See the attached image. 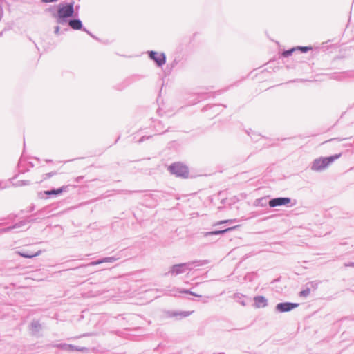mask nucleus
I'll return each instance as SVG.
<instances>
[{
	"label": "nucleus",
	"mask_w": 354,
	"mask_h": 354,
	"mask_svg": "<svg viewBox=\"0 0 354 354\" xmlns=\"http://www.w3.org/2000/svg\"><path fill=\"white\" fill-rule=\"evenodd\" d=\"M266 203H266V198H259V199L256 200V201H255L256 205H259V206H261V207L266 206Z\"/></svg>",
	"instance_id": "nucleus-19"
},
{
	"label": "nucleus",
	"mask_w": 354,
	"mask_h": 354,
	"mask_svg": "<svg viewBox=\"0 0 354 354\" xmlns=\"http://www.w3.org/2000/svg\"><path fill=\"white\" fill-rule=\"evenodd\" d=\"M46 162H52V160H46Z\"/></svg>",
	"instance_id": "nucleus-35"
},
{
	"label": "nucleus",
	"mask_w": 354,
	"mask_h": 354,
	"mask_svg": "<svg viewBox=\"0 0 354 354\" xmlns=\"http://www.w3.org/2000/svg\"><path fill=\"white\" fill-rule=\"evenodd\" d=\"M234 220H223L218 222L216 225L223 224V223H232Z\"/></svg>",
	"instance_id": "nucleus-27"
},
{
	"label": "nucleus",
	"mask_w": 354,
	"mask_h": 354,
	"mask_svg": "<svg viewBox=\"0 0 354 354\" xmlns=\"http://www.w3.org/2000/svg\"><path fill=\"white\" fill-rule=\"evenodd\" d=\"M59 32V27L57 26H55V34H58Z\"/></svg>",
	"instance_id": "nucleus-32"
},
{
	"label": "nucleus",
	"mask_w": 354,
	"mask_h": 354,
	"mask_svg": "<svg viewBox=\"0 0 354 354\" xmlns=\"http://www.w3.org/2000/svg\"><path fill=\"white\" fill-rule=\"evenodd\" d=\"M82 178H83V176H78L76 178L75 181L77 183H79Z\"/></svg>",
	"instance_id": "nucleus-33"
},
{
	"label": "nucleus",
	"mask_w": 354,
	"mask_h": 354,
	"mask_svg": "<svg viewBox=\"0 0 354 354\" xmlns=\"http://www.w3.org/2000/svg\"><path fill=\"white\" fill-rule=\"evenodd\" d=\"M83 30L85 31L87 34H88L90 36H91L93 38H95V37L94 35H93L91 34V32H90L88 30H87L86 28H83Z\"/></svg>",
	"instance_id": "nucleus-31"
},
{
	"label": "nucleus",
	"mask_w": 354,
	"mask_h": 354,
	"mask_svg": "<svg viewBox=\"0 0 354 354\" xmlns=\"http://www.w3.org/2000/svg\"><path fill=\"white\" fill-rule=\"evenodd\" d=\"M170 295L176 296V294L171 293Z\"/></svg>",
	"instance_id": "nucleus-36"
},
{
	"label": "nucleus",
	"mask_w": 354,
	"mask_h": 354,
	"mask_svg": "<svg viewBox=\"0 0 354 354\" xmlns=\"http://www.w3.org/2000/svg\"><path fill=\"white\" fill-rule=\"evenodd\" d=\"M6 187V183L3 182H0V189H4Z\"/></svg>",
	"instance_id": "nucleus-28"
},
{
	"label": "nucleus",
	"mask_w": 354,
	"mask_h": 354,
	"mask_svg": "<svg viewBox=\"0 0 354 354\" xmlns=\"http://www.w3.org/2000/svg\"><path fill=\"white\" fill-rule=\"evenodd\" d=\"M68 25L74 30H80L82 28V23L80 19H71L68 21Z\"/></svg>",
	"instance_id": "nucleus-13"
},
{
	"label": "nucleus",
	"mask_w": 354,
	"mask_h": 354,
	"mask_svg": "<svg viewBox=\"0 0 354 354\" xmlns=\"http://www.w3.org/2000/svg\"><path fill=\"white\" fill-rule=\"evenodd\" d=\"M41 328V324L37 321H33L30 324V329L34 333H38Z\"/></svg>",
	"instance_id": "nucleus-15"
},
{
	"label": "nucleus",
	"mask_w": 354,
	"mask_h": 354,
	"mask_svg": "<svg viewBox=\"0 0 354 354\" xmlns=\"http://www.w3.org/2000/svg\"><path fill=\"white\" fill-rule=\"evenodd\" d=\"M149 57L156 62L158 66H162L165 64L166 57L164 53L158 54L156 52L151 51L149 53Z\"/></svg>",
	"instance_id": "nucleus-7"
},
{
	"label": "nucleus",
	"mask_w": 354,
	"mask_h": 354,
	"mask_svg": "<svg viewBox=\"0 0 354 354\" xmlns=\"http://www.w3.org/2000/svg\"><path fill=\"white\" fill-rule=\"evenodd\" d=\"M310 292V288H307L305 290H303L302 291L300 292L299 295L301 297H307L309 295Z\"/></svg>",
	"instance_id": "nucleus-23"
},
{
	"label": "nucleus",
	"mask_w": 354,
	"mask_h": 354,
	"mask_svg": "<svg viewBox=\"0 0 354 354\" xmlns=\"http://www.w3.org/2000/svg\"><path fill=\"white\" fill-rule=\"evenodd\" d=\"M44 3H53L56 2L57 0H41Z\"/></svg>",
	"instance_id": "nucleus-30"
},
{
	"label": "nucleus",
	"mask_w": 354,
	"mask_h": 354,
	"mask_svg": "<svg viewBox=\"0 0 354 354\" xmlns=\"http://www.w3.org/2000/svg\"><path fill=\"white\" fill-rule=\"evenodd\" d=\"M169 171L178 177L186 178L189 176V169L187 166L180 163L175 162L169 167Z\"/></svg>",
	"instance_id": "nucleus-4"
},
{
	"label": "nucleus",
	"mask_w": 354,
	"mask_h": 354,
	"mask_svg": "<svg viewBox=\"0 0 354 354\" xmlns=\"http://www.w3.org/2000/svg\"><path fill=\"white\" fill-rule=\"evenodd\" d=\"M207 263V261H195L184 263L176 264L170 268L168 274H171V275H178L185 273L187 270H191L194 266H201Z\"/></svg>",
	"instance_id": "nucleus-2"
},
{
	"label": "nucleus",
	"mask_w": 354,
	"mask_h": 354,
	"mask_svg": "<svg viewBox=\"0 0 354 354\" xmlns=\"http://www.w3.org/2000/svg\"><path fill=\"white\" fill-rule=\"evenodd\" d=\"M340 154H335L330 157H321L313 160L311 169L315 171H320L328 167L333 161L340 157Z\"/></svg>",
	"instance_id": "nucleus-3"
},
{
	"label": "nucleus",
	"mask_w": 354,
	"mask_h": 354,
	"mask_svg": "<svg viewBox=\"0 0 354 354\" xmlns=\"http://www.w3.org/2000/svg\"><path fill=\"white\" fill-rule=\"evenodd\" d=\"M145 140V136H142L140 140H139V142H143L144 140Z\"/></svg>",
	"instance_id": "nucleus-34"
},
{
	"label": "nucleus",
	"mask_w": 354,
	"mask_h": 354,
	"mask_svg": "<svg viewBox=\"0 0 354 354\" xmlns=\"http://www.w3.org/2000/svg\"><path fill=\"white\" fill-rule=\"evenodd\" d=\"M41 252H42L41 250H38L35 252H31L24 250L17 252V253L19 256L24 257V258H28V259H31L35 257L39 256L41 254Z\"/></svg>",
	"instance_id": "nucleus-10"
},
{
	"label": "nucleus",
	"mask_w": 354,
	"mask_h": 354,
	"mask_svg": "<svg viewBox=\"0 0 354 354\" xmlns=\"http://www.w3.org/2000/svg\"><path fill=\"white\" fill-rule=\"evenodd\" d=\"M55 346L58 348L62 349V350L72 351H73V348H75L74 345L67 344H59L55 345Z\"/></svg>",
	"instance_id": "nucleus-16"
},
{
	"label": "nucleus",
	"mask_w": 354,
	"mask_h": 354,
	"mask_svg": "<svg viewBox=\"0 0 354 354\" xmlns=\"http://www.w3.org/2000/svg\"><path fill=\"white\" fill-rule=\"evenodd\" d=\"M243 297V295L241 294H236L234 295V298H236L238 299V301L242 305V306H245V303L243 299H242V297Z\"/></svg>",
	"instance_id": "nucleus-21"
},
{
	"label": "nucleus",
	"mask_w": 354,
	"mask_h": 354,
	"mask_svg": "<svg viewBox=\"0 0 354 354\" xmlns=\"http://www.w3.org/2000/svg\"><path fill=\"white\" fill-rule=\"evenodd\" d=\"M73 351H87V348L86 347H78V346H75Z\"/></svg>",
	"instance_id": "nucleus-26"
},
{
	"label": "nucleus",
	"mask_w": 354,
	"mask_h": 354,
	"mask_svg": "<svg viewBox=\"0 0 354 354\" xmlns=\"http://www.w3.org/2000/svg\"><path fill=\"white\" fill-rule=\"evenodd\" d=\"M344 266L345 267H354V262H351V263H345Z\"/></svg>",
	"instance_id": "nucleus-29"
},
{
	"label": "nucleus",
	"mask_w": 354,
	"mask_h": 354,
	"mask_svg": "<svg viewBox=\"0 0 354 354\" xmlns=\"http://www.w3.org/2000/svg\"><path fill=\"white\" fill-rule=\"evenodd\" d=\"M74 2L69 3H59L57 6V12L53 15L58 24L64 25L68 22L67 19L72 17L74 13Z\"/></svg>",
	"instance_id": "nucleus-1"
},
{
	"label": "nucleus",
	"mask_w": 354,
	"mask_h": 354,
	"mask_svg": "<svg viewBox=\"0 0 354 354\" xmlns=\"http://www.w3.org/2000/svg\"><path fill=\"white\" fill-rule=\"evenodd\" d=\"M299 306L297 303L283 302L278 304L275 309L279 313L289 312Z\"/></svg>",
	"instance_id": "nucleus-5"
},
{
	"label": "nucleus",
	"mask_w": 354,
	"mask_h": 354,
	"mask_svg": "<svg viewBox=\"0 0 354 354\" xmlns=\"http://www.w3.org/2000/svg\"><path fill=\"white\" fill-rule=\"evenodd\" d=\"M25 225V222L24 221H21L19 223H17L12 226H10V227H8L6 228H4L3 230H2V232H10L11 230H13V229H15V228H17V227H19L22 225Z\"/></svg>",
	"instance_id": "nucleus-17"
},
{
	"label": "nucleus",
	"mask_w": 354,
	"mask_h": 354,
	"mask_svg": "<svg viewBox=\"0 0 354 354\" xmlns=\"http://www.w3.org/2000/svg\"><path fill=\"white\" fill-rule=\"evenodd\" d=\"M254 301L257 308H264L268 305V300L264 296H256L254 297Z\"/></svg>",
	"instance_id": "nucleus-9"
},
{
	"label": "nucleus",
	"mask_w": 354,
	"mask_h": 354,
	"mask_svg": "<svg viewBox=\"0 0 354 354\" xmlns=\"http://www.w3.org/2000/svg\"><path fill=\"white\" fill-rule=\"evenodd\" d=\"M234 228H235V227H229V228H226V229L221 230H214V231H212V232H207L205 233L204 236H211V235L223 234L228 231L232 230Z\"/></svg>",
	"instance_id": "nucleus-14"
},
{
	"label": "nucleus",
	"mask_w": 354,
	"mask_h": 354,
	"mask_svg": "<svg viewBox=\"0 0 354 354\" xmlns=\"http://www.w3.org/2000/svg\"><path fill=\"white\" fill-rule=\"evenodd\" d=\"M29 184H30V182L28 180H20L16 183V185L17 186H24V185H28Z\"/></svg>",
	"instance_id": "nucleus-25"
},
{
	"label": "nucleus",
	"mask_w": 354,
	"mask_h": 354,
	"mask_svg": "<svg viewBox=\"0 0 354 354\" xmlns=\"http://www.w3.org/2000/svg\"><path fill=\"white\" fill-rule=\"evenodd\" d=\"M312 49L310 46L297 47V50H300L302 53H306L309 50Z\"/></svg>",
	"instance_id": "nucleus-24"
},
{
	"label": "nucleus",
	"mask_w": 354,
	"mask_h": 354,
	"mask_svg": "<svg viewBox=\"0 0 354 354\" xmlns=\"http://www.w3.org/2000/svg\"><path fill=\"white\" fill-rule=\"evenodd\" d=\"M290 198H275L270 200L269 205L271 207H275L277 206L286 205L290 203Z\"/></svg>",
	"instance_id": "nucleus-8"
},
{
	"label": "nucleus",
	"mask_w": 354,
	"mask_h": 354,
	"mask_svg": "<svg viewBox=\"0 0 354 354\" xmlns=\"http://www.w3.org/2000/svg\"><path fill=\"white\" fill-rule=\"evenodd\" d=\"M178 292L180 293H186V294H189L191 295H193V296H195V297H201V295H198L189 290H185V289H181V290H178Z\"/></svg>",
	"instance_id": "nucleus-18"
},
{
	"label": "nucleus",
	"mask_w": 354,
	"mask_h": 354,
	"mask_svg": "<svg viewBox=\"0 0 354 354\" xmlns=\"http://www.w3.org/2000/svg\"><path fill=\"white\" fill-rule=\"evenodd\" d=\"M119 259H120L119 257H104L97 261H92L86 265L82 264V265L80 266L78 268H83V267L91 266H96V265H99V264H101L103 263H113L115 261L118 260Z\"/></svg>",
	"instance_id": "nucleus-6"
},
{
	"label": "nucleus",
	"mask_w": 354,
	"mask_h": 354,
	"mask_svg": "<svg viewBox=\"0 0 354 354\" xmlns=\"http://www.w3.org/2000/svg\"><path fill=\"white\" fill-rule=\"evenodd\" d=\"M192 313V311H180V312H176V311H169L167 313L168 316L169 317H186L189 316Z\"/></svg>",
	"instance_id": "nucleus-12"
},
{
	"label": "nucleus",
	"mask_w": 354,
	"mask_h": 354,
	"mask_svg": "<svg viewBox=\"0 0 354 354\" xmlns=\"http://www.w3.org/2000/svg\"><path fill=\"white\" fill-rule=\"evenodd\" d=\"M68 186H62L60 188L57 189H51V190L45 191L44 194L48 196L59 195V194H62L64 192H67L68 189Z\"/></svg>",
	"instance_id": "nucleus-11"
},
{
	"label": "nucleus",
	"mask_w": 354,
	"mask_h": 354,
	"mask_svg": "<svg viewBox=\"0 0 354 354\" xmlns=\"http://www.w3.org/2000/svg\"><path fill=\"white\" fill-rule=\"evenodd\" d=\"M55 174H56L55 172H49V173L44 174L42 176V179L40 181L41 182L43 180H45L53 176Z\"/></svg>",
	"instance_id": "nucleus-22"
},
{
	"label": "nucleus",
	"mask_w": 354,
	"mask_h": 354,
	"mask_svg": "<svg viewBox=\"0 0 354 354\" xmlns=\"http://www.w3.org/2000/svg\"><path fill=\"white\" fill-rule=\"evenodd\" d=\"M297 50V48H293L292 49H290V50H285L282 53V55L284 57H288L290 55H292V53Z\"/></svg>",
	"instance_id": "nucleus-20"
}]
</instances>
